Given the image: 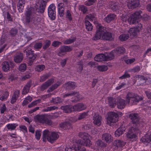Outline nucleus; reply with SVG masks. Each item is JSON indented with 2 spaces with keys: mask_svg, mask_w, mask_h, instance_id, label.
<instances>
[{
  "mask_svg": "<svg viewBox=\"0 0 151 151\" xmlns=\"http://www.w3.org/2000/svg\"><path fill=\"white\" fill-rule=\"evenodd\" d=\"M47 1L42 0L39 8L37 9L31 6H28L24 14V19L25 24L30 28L37 27L40 22L39 18L37 17V12L43 13L45 9Z\"/></svg>",
  "mask_w": 151,
  "mask_h": 151,
  "instance_id": "obj_1",
  "label": "nucleus"
},
{
  "mask_svg": "<svg viewBox=\"0 0 151 151\" xmlns=\"http://www.w3.org/2000/svg\"><path fill=\"white\" fill-rule=\"evenodd\" d=\"M142 99V98L137 94L129 92L127 93L126 96L125 102L126 104H130L133 105L136 104Z\"/></svg>",
  "mask_w": 151,
  "mask_h": 151,
  "instance_id": "obj_2",
  "label": "nucleus"
},
{
  "mask_svg": "<svg viewBox=\"0 0 151 151\" xmlns=\"http://www.w3.org/2000/svg\"><path fill=\"white\" fill-rule=\"evenodd\" d=\"M24 52L26 53V55L29 59L28 64L29 65L31 66L36 58L37 55L34 53V51L30 48L26 49L24 50Z\"/></svg>",
  "mask_w": 151,
  "mask_h": 151,
  "instance_id": "obj_3",
  "label": "nucleus"
},
{
  "mask_svg": "<svg viewBox=\"0 0 151 151\" xmlns=\"http://www.w3.org/2000/svg\"><path fill=\"white\" fill-rule=\"evenodd\" d=\"M141 11L136 12L132 14L130 17H129L128 22L130 24H135L137 22V20L141 17V15L142 13Z\"/></svg>",
  "mask_w": 151,
  "mask_h": 151,
  "instance_id": "obj_4",
  "label": "nucleus"
},
{
  "mask_svg": "<svg viewBox=\"0 0 151 151\" xmlns=\"http://www.w3.org/2000/svg\"><path fill=\"white\" fill-rule=\"evenodd\" d=\"M80 137L83 139V141L81 143L83 145L87 147H90L91 145L90 140L89 139V136L86 133H80L79 134Z\"/></svg>",
  "mask_w": 151,
  "mask_h": 151,
  "instance_id": "obj_5",
  "label": "nucleus"
},
{
  "mask_svg": "<svg viewBox=\"0 0 151 151\" xmlns=\"http://www.w3.org/2000/svg\"><path fill=\"white\" fill-rule=\"evenodd\" d=\"M118 114L114 112L108 113L107 117V123L110 125L111 123H114L118 121Z\"/></svg>",
  "mask_w": 151,
  "mask_h": 151,
  "instance_id": "obj_6",
  "label": "nucleus"
},
{
  "mask_svg": "<svg viewBox=\"0 0 151 151\" xmlns=\"http://www.w3.org/2000/svg\"><path fill=\"white\" fill-rule=\"evenodd\" d=\"M97 28L96 33L92 38V39L94 40H97L99 39L101 36H102L104 32V30H105V28L101 26L100 24H98Z\"/></svg>",
  "mask_w": 151,
  "mask_h": 151,
  "instance_id": "obj_7",
  "label": "nucleus"
},
{
  "mask_svg": "<svg viewBox=\"0 0 151 151\" xmlns=\"http://www.w3.org/2000/svg\"><path fill=\"white\" fill-rule=\"evenodd\" d=\"M56 6L54 4H50L48 8V13L49 17L52 20L55 19Z\"/></svg>",
  "mask_w": 151,
  "mask_h": 151,
  "instance_id": "obj_8",
  "label": "nucleus"
},
{
  "mask_svg": "<svg viewBox=\"0 0 151 151\" xmlns=\"http://www.w3.org/2000/svg\"><path fill=\"white\" fill-rule=\"evenodd\" d=\"M137 128L132 127L130 129H129L127 134V137L131 140L132 139L133 140H135L137 137L135 133L137 132Z\"/></svg>",
  "mask_w": 151,
  "mask_h": 151,
  "instance_id": "obj_9",
  "label": "nucleus"
},
{
  "mask_svg": "<svg viewBox=\"0 0 151 151\" xmlns=\"http://www.w3.org/2000/svg\"><path fill=\"white\" fill-rule=\"evenodd\" d=\"M140 4L139 0H129L127 6L129 9H134L139 6Z\"/></svg>",
  "mask_w": 151,
  "mask_h": 151,
  "instance_id": "obj_10",
  "label": "nucleus"
},
{
  "mask_svg": "<svg viewBox=\"0 0 151 151\" xmlns=\"http://www.w3.org/2000/svg\"><path fill=\"white\" fill-rule=\"evenodd\" d=\"M2 69L3 70L6 72L9 70L10 68H13L14 66V64L11 62H8L7 61H5L2 63Z\"/></svg>",
  "mask_w": 151,
  "mask_h": 151,
  "instance_id": "obj_11",
  "label": "nucleus"
},
{
  "mask_svg": "<svg viewBox=\"0 0 151 151\" xmlns=\"http://www.w3.org/2000/svg\"><path fill=\"white\" fill-rule=\"evenodd\" d=\"M93 123L94 124L98 126H100L101 124L102 120V116L99 114H95L93 118Z\"/></svg>",
  "mask_w": 151,
  "mask_h": 151,
  "instance_id": "obj_12",
  "label": "nucleus"
},
{
  "mask_svg": "<svg viewBox=\"0 0 151 151\" xmlns=\"http://www.w3.org/2000/svg\"><path fill=\"white\" fill-rule=\"evenodd\" d=\"M129 117L131 120V122L133 124H137L139 120V116L137 113H131L129 115Z\"/></svg>",
  "mask_w": 151,
  "mask_h": 151,
  "instance_id": "obj_13",
  "label": "nucleus"
},
{
  "mask_svg": "<svg viewBox=\"0 0 151 151\" xmlns=\"http://www.w3.org/2000/svg\"><path fill=\"white\" fill-rule=\"evenodd\" d=\"M57 6L58 15L60 17H62L64 14V5L62 3H59L58 4Z\"/></svg>",
  "mask_w": 151,
  "mask_h": 151,
  "instance_id": "obj_14",
  "label": "nucleus"
},
{
  "mask_svg": "<svg viewBox=\"0 0 151 151\" xmlns=\"http://www.w3.org/2000/svg\"><path fill=\"white\" fill-rule=\"evenodd\" d=\"M53 80L52 79L48 80L41 85L40 87V90L42 91H43L47 89L49 86H50L53 83Z\"/></svg>",
  "mask_w": 151,
  "mask_h": 151,
  "instance_id": "obj_15",
  "label": "nucleus"
},
{
  "mask_svg": "<svg viewBox=\"0 0 151 151\" xmlns=\"http://www.w3.org/2000/svg\"><path fill=\"white\" fill-rule=\"evenodd\" d=\"M73 111H80L86 109V106L83 103H78L73 106Z\"/></svg>",
  "mask_w": 151,
  "mask_h": 151,
  "instance_id": "obj_16",
  "label": "nucleus"
},
{
  "mask_svg": "<svg viewBox=\"0 0 151 151\" xmlns=\"http://www.w3.org/2000/svg\"><path fill=\"white\" fill-rule=\"evenodd\" d=\"M23 58V53L19 52L16 53L14 57V61L16 63H21Z\"/></svg>",
  "mask_w": 151,
  "mask_h": 151,
  "instance_id": "obj_17",
  "label": "nucleus"
},
{
  "mask_svg": "<svg viewBox=\"0 0 151 151\" xmlns=\"http://www.w3.org/2000/svg\"><path fill=\"white\" fill-rule=\"evenodd\" d=\"M116 105L118 108L119 109L124 108L125 106V100L119 98H117Z\"/></svg>",
  "mask_w": 151,
  "mask_h": 151,
  "instance_id": "obj_18",
  "label": "nucleus"
},
{
  "mask_svg": "<svg viewBox=\"0 0 151 151\" xmlns=\"http://www.w3.org/2000/svg\"><path fill=\"white\" fill-rule=\"evenodd\" d=\"M60 51L58 53V55L60 56V53H65L71 51L72 48L70 46L63 45L60 48Z\"/></svg>",
  "mask_w": 151,
  "mask_h": 151,
  "instance_id": "obj_19",
  "label": "nucleus"
},
{
  "mask_svg": "<svg viewBox=\"0 0 151 151\" xmlns=\"http://www.w3.org/2000/svg\"><path fill=\"white\" fill-rule=\"evenodd\" d=\"M19 91L16 90L14 91L10 100V102L12 104H14L16 101L19 96Z\"/></svg>",
  "mask_w": 151,
  "mask_h": 151,
  "instance_id": "obj_20",
  "label": "nucleus"
},
{
  "mask_svg": "<svg viewBox=\"0 0 151 151\" xmlns=\"http://www.w3.org/2000/svg\"><path fill=\"white\" fill-rule=\"evenodd\" d=\"M25 3L24 0H19L18 1L17 4V9L20 13L23 12Z\"/></svg>",
  "mask_w": 151,
  "mask_h": 151,
  "instance_id": "obj_21",
  "label": "nucleus"
},
{
  "mask_svg": "<svg viewBox=\"0 0 151 151\" xmlns=\"http://www.w3.org/2000/svg\"><path fill=\"white\" fill-rule=\"evenodd\" d=\"M115 50H112L110 53H105V56L106 61L111 60L113 59L114 58V55L115 53Z\"/></svg>",
  "mask_w": 151,
  "mask_h": 151,
  "instance_id": "obj_22",
  "label": "nucleus"
},
{
  "mask_svg": "<svg viewBox=\"0 0 151 151\" xmlns=\"http://www.w3.org/2000/svg\"><path fill=\"white\" fill-rule=\"evenodd\" d=\"M32 81L31 80L29 81L24 87L22 93L23 94H26L29 92L30 87L32 85Z\"/></svg>",
  "mask_w": 151,
  "mask_h": 151,
  "instance_id": "obj_23",
  "label": "nucleus"
},
{
  "mask_svg": "<svg viewBox=\"0 0 151 151\" xmlns=\"http://www.w3.org/2000/svg\"><path fill=\"white\" fill-rule=\"evenodd\" d=\"M60 109L66 113H70L73 111V107L71 105H66L61 106Z\"/></svg>",
  "mask_w": 151,
  "mask_h": 151,
  "instance_id": "obj_24",
  "label": "nucleus"
},
{
  "mask_svg": "<svg viewBox=\"0 0 151 151\" xmlns=\"http://www.w3.org/2000/svg\"><path fill=\"white\" fill-rule=\"evenodd\" d=\"M126 142L121 140H115L113 143V145L117 148H119L122 147L126 145Z\"/></svg>",
  "mask_w": 151,
  "mask_h": 151,
  "instance_id": "obj_25",
  "label": "nucleus"
},
{
  "mask_svg": "<svg viewBox=\"0 0 151 151\" xmlns=\"http://www.w3.org/2000/svg\"><path fill=\"white\" fill-rule=\"evenodd\" d=\"M59 135L56 132H53L50 133V137L48 138V141L52 143L54 141L56 140L59 137Z\"/></svg>",
  "mask_w": 151,
  "mask_h": 151,
  "instance_id": "obj_26",
  "label": "nucleus"
},
{
  "mask_svg": "<svg viewBox=\"0 0 151 151\" xmlns=\"http://www.w3.org/2000/svg\"><path fill=\"white\" fill-rule=\"evenodd\" d=\"M112 137L111 135L108 133H105L102 135V139L107 143H109L112 141Z\"/></svg>",
  "mask_w": 151,
  "mask_h": 151,
  "instance_id": "obj_27",
  "label": "nucleus"
},
{
  "mask_svg": "<svg viewBox=\"0 0 151 151\" xmlns=\"http://www.w3.org/2000/svg\"><path fill=\"white\" fill-rule=\"evenodd\" d=\"M116 15L113 14H108L104 18V20L107 23H110L111 21H113L116 17Z\"/></svg>",
  "mask_w": 151,
  "mask_h": 151,
  "instance_id": "obj_28",
  "label": "nucleus"
},
{
  "mask_svg": "<svg viewBox=\"0 0 151 151\" xmlns=\"http://www.w3.org/2000/svg\"><path fill=\"white\" fill-rule=\"evenodd\" d=\"M136 78L139 80V84L140 85H143L145 83L146 81L147 80V78L144 76L138 75L136 76Z\"/></svg>",
  "mask_w": 151,
  "mask_h": 151,
  "instance_id": "obj_29",
  "label": "nucleus"
},
{
  "mask_svg": "<svg viewBox=\"0 0 151 151\" xmlns=\"http://www.w3.org/2000/svg\"><path fill=\"white\" fill-rule=\"evenodd\" d=\"M105 30L103 34L102 38L107 40H112L113 39V38L112 37L111 33L109 32L105 33Z\"/></svg>",
  "mask_w": 151,
  "mask_h": 151,
  "instance_id": "obj_30",
  "label": "nucleus"
},
{
  "mask_svg": "<svg viewBox=\"0 0 151 151\" xmlns=\"http://www.w3.org/2000/svg\"><path fill=\"white\" fill-rule=\"evenodd\" d=\"M50 133L48 130H45L43 131L42 136V140L43 141L45 142L47 140L48 141V138L50 137Z\"/></svg>",
  "mask_w": 151,
  "mask_h": 151,
  "instance_id": "obj_31",
  "label": "nucleus"
},
{
  "mask_svg": "<svg viewBox=\"0 0 151 151\" xmlns=\"http://www.w3.org/2000/svg\"><path fill=\"white\" fill-rule=\"evenodd\" d=\"M105 54H99L97 55L94 58L95 61L97 62L106 61Z\"/></svg>",
  "mask_w": 151,
  "mask_h": 151,
  "instance_id": "obj_32",
  "label": "nucleus"
},
{
  "mask_svg": "<svg viewBox=\"0 0 151 151\" xmlns=\"http://www.w3.org/2000/svg\"><path fill=\"white\" fill-rule=\"evenodd\" d=\"M67 89H73L76 87V83L73 82H68L65 84Z\"/></svg>",
  "mask_w": 151,
  "mask_h": 151,
  "instance_id": "obj_33",
  "label": "nucleus"
},
{
  "mask_svg": "<svg viewBox=\"0 0 151 151\" xmlns=\"http://www.w3.org/2000/svg\"><path fill=\"white\" fill-rule=\"evenodd\" d=\"M45 118V116L44 115H37L35 117V119L38 122L43 123H44Z\"/></svg>",
  "mask_w": 151,
  "mask_h": 151,
  "instance_id": "obj_34",
  "label": "nucleus"
},
{
  "mask_svg": "<svg viewBox=\"0 0 151 151\" xmlns=\"http://www.w3.org/2000/svg\"><path fill=\"white\" fill-rule=\"evenodd\" d=\"M18 126V124L16 123H9L7 124L6 127L8 130L12 131L14 130Z\"/></svg>",
  "mask_w": 151,
  "mask_h": 151,
  "instance_id": "obj_35",
  "label": "nucleus"
},
{
  "mask_svg": "<svg viewBox=\"0 0 151 151\" xmlns=\"http://www.w3.org/2000/svg\"><path fill=\"white\" fill-rule=\"evenodd\" d=\"M139 32V29L136 28H131L128 31V32L130 35L134 36H136Z\"/></svg>",
  "mask_w": 151,
  "mask_h": 151,
  "instance_id": "obj_36",
  "label": "nucleus"
},
{
  "mask_svg": "<svg viewBox=\"0 0 151 151\" xmlns=\"http://www.w3.org/2000/svg\"><path fill=\"white\" fill-rule=\"evenodd\" d=\"M141 141L143 143H149L151 141V134L150 135H147L142 137L141 139Z\"/></svg>",
  "mask_w": 151,
  "mask_h": 151,
  "instance_id": "obj_37",
  "label": "nucleus"
},
{
  "mask_svg": "<svg viewBox=\"0 0 151 151\" xmlns=\"http://www.w3.org/2000/svg\"><path fill=\"white\" fill-rule=\"evenodd\" d=\"M108 99L109 106L111 108L114 107L116 104L117 98L114 99L112 98H110Z\"/></svg>",
  "mask_w": 151,
  "mask_h": 151,
  "instance_id": "obj_38",
  "label": "nucleus"
},
{
  "mask_svg": "<svg viewBox=\"0 0 151 151\" xmlns=\"http://www.w3.org/2000/svg\"><path fill=\"white\" fill-rule=\"evenodd\" d=\"M60 84V83L59 82H57L56 83L52 85L50 87L47 91V93H50L53 91L54 90L56 89Z\"/></svg>",
  "mask_w": 151,
  "mask_h": 151,
  "instance_id": "obj_39",
  "label": "nucleus"
},
{
  "mask_svg": "<svg viewBox=\"0 0 151 151\" xmlns=\"http://www.w3.org/2000/svg\"><path fill=\"white\" fill-rule=\"evenodd\" d=\"M125 131L124 128L120 127L117 129L115 132L116 136L119 137Z\"/></svg>",
  "mask_w": 151,
  "mask_h": 151,
  "instance_id": "obj_40",
  "label": "nucleus"
},
{
  "mask_svg": "<svg viewBox=\"0 0 151 151\" xmlns=\"http://www.w3.org/2000/svg\"><path fill=\"white\" fill-rule=\"evenodd\" d=\"M60 127L64 129H69L71 127V124L68 122H63L60 124Z\"/></svg>",
  "mask_w": 151,
  "mask_h": 151,
  "instance_id": "obj_41",
  "label": "nucleus"
},
{
  "mask_svg": "<svg viewBox=\"0 0 151 151\" xmlns=\"http://www.w3.org/2000/svg\"><path fill=\"white\" fill-rule=\"evenodd\" d=\"M85 26L86 29L88 31H91L93 29V27L92 24L88 21V20H86L85 21Z\"/></svg>",
  "mask_w": 151,
  "mask_h": 151,
  "instance_id": "obj_42",
  "label": "nucleus"
},
{
  "mask_svg": "<svg viewBox=\"0 0 151 151\" xmlns=\"http://www.w3.org/2000/svg\"><path fill=\"white\" fill-rule=\"evenodd\" d=\"M76 37H74L71 38H69L63 41V43L64 44L68 45L74 42L76 40Z\"/></svg>",
  "mask_w": 151,
  "mask_h": 151,
  "instance_id": "obj_43",
  "label": "nucleus"
},
{
  "mask_svg": "<svg viewBox=\"0 0 151 151\" xmlns=\"http://www.w3.org/2000/svg\"><path fill=\"white\" fill-rule=\"evenodd\" d=\"M9 93L7 91L5 92L2 95H0V100L1 101H6L9 96Z\"/></svg>",
  "mask_w": 151,
  "mask_h": 151,
  "instance_id": "obj_44",
  "label": "nucleus"
},
{
  "mask_svg": "<svg viewBox=\"0 0 151 151\" xmlns=\"http://www.w3.org/2000/svg\"><path fill=\"white\" fill-rule=\"evenodd\" d=\"M32 100V98L30 96H28L26 97L23 101L22 105L23 106L26 105L27 104L30 102Z\"/></svg>",
  "mask_w": 151,
  "mask_h": 151,
  "instance_id": "obj_45",
  "label": "nucleus"
},
{
  "mask_svg": "<svg viewBox=\"0 0 151 151\" xmlns=\"http://www.w3.org/2000/svg\"><path fill=\"white\" fill-rule=\"evenodd\" d=\"M114 50H115V53L117 54L123 53L125 51V49L122 47H118Z\"/></svg>",
  "mask_w": 151,
  "mask_h": 151,
  "instance_id": "obj_46",
  "label": "nucleus"
},
{
  "mask_svg": "<svg viewBox=\"0 0 151 151\" xmlns=\"http://www.w3.org/2000/svg\"><path fill=\"white\" fill-rule=\"evenodd\" d=\"M73 148L75 150V151H86V149L84 147L79 145L75 146Z\"/></svg>",
  "mask_w": 151,
  "mask_h": 151,
  "instance_id": "obj_47",
  "label": "nucleus"
},
{
  "mask_svg": "<svg viewBox=\"0 0 151 151\" xmlns=\"http://www.w3.org/2000/svg\"><path fill=\"white\" fill-rule=\"evenodd\" d=\"M49 76V74L47 73L44 74L40 77L39 81L40 82H43L47 79Z\"/></svg>",
  "mask_w": 151,
  "mask_h": 151,
  "instance_id": "obj_48",
  "label": "nucleus"
},
{
  "mask_svg": "<svg viewBox=\"0 0 151 151\" xmlns=\"http://www.w3.org/2000/svg\"><path fill=\"white\" fill-rule=\"evenodd\" d=\"M45 68V66L43 65H39L36 66L35 68V70L38 72H41Z\"/></svg>",
  "mask_w": 151,
  "mask_h": 151,
  "instance_id": "obj_49",
  "label": "nucleus"
},
{
  "mask_svg": "<svg viewBox=\"0 0 151 151\" xmlns=\"http://www.w3.org/2000/svg\"><path fill=\"white\" fill-rule=\"evenodd\" d=\"M17 29L16 28H12L9 31V33L10 36L13 37L17 34Z\"/></svg>",
  "mask_w": 151,
  "mask_h": 151,
  "instance_id": "obj_50",
  "label": "nucleus"
},
{
  "mask_svg": "<svg viewBox=\"0 0 151 151\" xmlns=\"http://www.w3.org/2000/svg\"><path fill=\"white\" fill-rule=\"evenodd\" d=\"M129 37L128 35L123 34L120 35L119 38L121 41H123L128 39Z\"/></svg>",
  "mask_w": 151,
  "mask_h": 151,
  "instance_id": "obj_51",
  "label": "nucleus"
},
{
  "mask_svg": "<svg viewBox=\"0 0 151 151\" xmlns=\"http://www.w3.org/2000/svg\"><path fill=\"white\" fill-rule=\"evenodd\" d=\"M51 41L50 40H46L44 42V44L43 46V49L44 50H46L49 47Z\"/></svg>",
  "mask_w": 151,
  "mask_h": 151,
  "instance_id": "obj_52",
  "label": "nucleus"
},
{
  "mask_svg": "<svg viewBox=\"0 0 151 151\" xmlns=\"http://www.w3.org/2000/svg\"><path fill=\"white\" fill-rule=\"evenodd\" d=\"M96 143L98 146L101 147H105L106 146V144L104 143L101 140H98Z\"/></svg>",
  "mask_w": 151,
  "mask_h": 151,
  "instance_id": "obj_53",
  "label": "nucleus"
},
{
  "mask_svg": "<svg viewBox=\"0 0 151 151\" xmlns=\"http://www.w3.org/2000/svg\"><path fill=\"white\" fill-rule=\"evenodd\" d=\"M78 94V93L77 92H76L75 91L71 92L69 93H67V94L64 95L63 96V98L65 97H68L69 96H72L76 95H77Z\"/></svg>",
  "mask_w": 151,
  "mask_h": 151,
  "instance_id": "obj_54",
  "label": "nucleus"
},
{
  "mask_svg": "<svg viewBox=\"0 0 151 151\" xmlns=\"http://www.w3.org/2000/svg\"><path fill=\"white\" fill-rule=\"evenodd\" d=\"M42 45V43L40 42L36 43L34 46V48L35 50L40 49Z\"/></svg>",
  "mask_w": 151,
  "mask_h": 151,
  "instance_id": "obj_55",
  "label": "nucleus"
},
{
  "mask_svg": "<svg viewBox=\"0 0 151 151\" xmlns=\"http://www.w3.org/2000/svg\"><path fill=\"white\" fill-rule=\"evenodd\" d=\"M61 101V99L58 97L55 98H52V99L50 100L51 102H52L54 104L60 102Z\"/></svg>",
  "mask_w": 151,
  "mask_h": 151,
  "instance_id": "obj_56",
  "label": "nucleus"
},
{
  "mask_svg": "<svg viewBox=\"0 0 151 151\" xmlns=\"http://www.w3.org/2000/svg\"><path fill=\"white\" fill-rule=\"evenodd\" d=\"M27 68V65L25 63H22L19 67V70L22 72H24L26 70Z\"/></svg>",
  "mask_w": 151,
  "mask_h": 151,
  "instance_id": "obj_57",
  "label": "nucleus"
},
{
  "mask_svg": "<svg viewBox=\"0 0 151 151\" xmlns=\"http://www.w3.org/2000/svg\"><path fill=\"white\" fill-rule=\"evenodd\" d=\"M97 69L100 71H106L108 69V68L105 65H99L97 67Z\"/></svg>",
  "mask_w": 151,
  "mask_h": 151,
  "instance_id": "obj_58",
  "label": "nucleus"
},
{
  "mask_svg": "<svg viewBox=\"0 0 151 151\" xmlns=\"http://www.w3.org/2000/svg\"><path fill=\"white\" fill-rule=\"evenodd\" d=\"M66 17L68 20L70 21L72 19L71 12L69 10H67L65 13Z\"/></svg>",
  "mask_w": 151,
  "mask_h": 151,
  "instance_id": "obj_59",
  "label": "nucleus"
},
{
  "mask_svg": "<svg viewBox=\"0 0 151 151\" xmlns=\"http://www.w3.org/2000/svg\"><path fill=\"white\" fill-rule=\"evenodd\" d=\"M88 115V112H84L80 114L78 117V120H81L84 118Z\"/></svg>",
  "mask_w": 151,
  "mask_h": 151,
  "instance_id": "obj_60",
  "label": "nucleus"
},
{
  "mask_svg": "<svg viewBox=\"0 0 151 151\" xmlns=\"http://www.w3.org/2000/svg\"><path fill=\"white\" fill-rule=\"evenodd\" d=\"M144 106H147L149 109H151V101H148L143 103Z\"/></svg>",
  "mask_w": 151,
  "mask_h": 151,
  "instance_id": "obj_61",
  "label": "nucleus"
},
{
  "mask_svg": "<svg viewBox=\"0 0 151 151\" xmlns=\"http://www.w3.org/2000/svg\"><path fill=\"white\" fill-rule=\"evenodd\" d=\"M79 9V10L82 11L84 14L86 13L87 11V8L83 5H80Z\"/></svg>",
  "mask_w": 151,
  "mask_h": 151,
  "instance_id": "obj_62",
  "label": "nucleus"
},
{
  "mask_svg": "<svg viewBox=\"0 0 151 151\" xmlns=\"http://www.w3.org/2000/svg\"><path fill=\"white\" fill-rule=\"evenodd\" d=\"M110 7L112 10L115 11L119 9V7L118 6V4L116 3L111 5Z\"/></svg>",
  "mask_w": 151,
  "mask_h": 151,
  "instance_id": "obj_63",
  "label": "nucleus"
},
{
  "mask_svg": "<svg viewBox=\"0 0 151 151\" xmlns=\"http://www.w3.org/2000/svg\"><path fill=\"white\" fill-rule=\"evenodd\" d=\"M141 70L139 66H137L131 70L132 72L133 73L138 72Z\"/></svg>",
  "mask_w": 151,
  "mask_h": 151,
  "instance_id": "obj_64",
  "label": "nucleus"
}]
</instances>
